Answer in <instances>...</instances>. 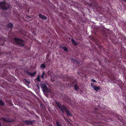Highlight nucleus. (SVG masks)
I'll list each match as a JSON object with an SVG mask.
<instances>
[{"instance_id": "f257e3e1", "label": "nucleus", "mask_w": 126, "mask_h": 126, "mask_svg": "<svg viewBox=\"0 0 126 126\" xmlns=\"http://www.w3.org/2000/svg\"><path fill=\"white\" fill-rule=\"evenodd\" d=\"M56 104L57 105L59 108L61 110L63 113L64 112L63 110H64L66 112L67 115L69 116H72V114L70 112L66 109L65 106L64 105H61L60 103L58 101H55Z\"/></svg>"}, {"instance_id": "f03ea898", "label": "nucleus", "mask_w": 126, "mask_h": 126, "mask_svg": "<svg viewBox=\"0 0 126 126\" xmlns=\"http://www.w3.org/2000/svg\"><path fill=\"white\" fill-rule=\"evenodd\" d=\"M41 83L40 85L43 92L47 93H49L50 91V90L48 88L46 83L43 81H41Z\"/></svg>"}, {"instance_id": "7ed1b4c3", "label": "nucleus", "mask_w": 126, "mask_h": 126, "mask_svg": "<svg viewBox=\"0 0 126 126\" xmlns=\"http://www.w3.org/2000/svg\"><path fill=\"white\" fill-rule=\"evenodd\" d=\"M14 41L16 43L22 47L25 45L24 41L21 39L15 37L14 39Z\"/></svg>"}, {"instance_id": "20e7f679", "label": "nucleus", "mask_w": 126, "mask_h": 126, "mask_svg": "<svg viewBox=\"0 0 126 126\" xmlns=\"http://www.w3.org/2000/svg\"><path fill=\"white\" fill-rule=\"evenodd\" d=\"M0 6L3 10H7L9 8L10 5L5 2H0Z\"/></svg>"}, {"instance_id": "39448f33", "label": "nucleus", "mask_w": 126, "mask_h": 126, "mask_svg": "<svg viewBox=\"0 0 126 126\" xmlns=\"http://www.w3.org/2000/svg\"><path fill=\"white\" fill-rule=\"evenodd\" d=\"M24 122L26 125H32L35 123V120H26L24 121Z\"/></svg>"}, {"instance_id": "423d86ee", "label": "nucleus", "mask_w": 126, "mask_h": 126, "mask_svg": "<svg viewBox=\"0 0 126 126\" xmlns=\"http://www.w3.org/2000/svg\"><path fill=\"white\" fill-rule=\"evenodd\" d=\"M73 79V77H71L69 76H66L64 77V78L63 79V80L64 81H69L70 82Z\"/></svg>"}, {"instance_id": "0eeeda50", "label": "nucleus", "mask_w": 126, "mask_h": 126, "mask_svg": "<svg viewBox=\"0 0 126 126\" xmlns=\"http://www.w3.org/2000/svg\"><path fill=\"white\" fill-rule=\"evenodd\" d=\"M39 16L40 18L43 20H47V17L46 16H44L40 14H39Z\"/></svg>"}, {"instance_id": "6e6552de", "label": "nucleus", "mask_w": 126, "mask_h": 126, "mask_svg": "<svg viewBox=\"0 0 126 126\" xmlns=\"http://www.w3.org/2000/svg\"><path fill=\"white\" fill-rule=\"evenodd\" d=\"M26 73L27 74L30 75L32 77H34L35 74L36 72L31 73L29 71H26Z\"/></svg>"}, {"instance_id": "1a4fd4ad", "label": "nucleus", "mask_w": 126, "mask_h": 126, "mask_svg": "<svg viewBox=\"0 0 126 126\" xmlns=\"http://www.w3.org/2000/svg\"><path fill=\"white\" fill-rule=\"evenodd\" d=\"M13 26V24L11 23H10L7 25V27L8 28L12 29Z\"/></svg>"}, {"instance_id": "9d476101", "label": "nucleus", "mask_w": 126, "mask_h": 126, "mask_svg": "<svg viewBox=\"0 0 126 126\" xmlns=\"http://www.w3.org/2000/svg\"><path fill=\"white\" fill-rule=\"evenodd\" d=\"M45 64H46V63L44 62L42 64L40 65V67L41 68H44L46 67V66Z\"/></svg>"}, {"instance_id": "9b49d317", "label": "nucleus", "mask_w": 126, "mask_h": 126, "mask_svg": "<svg viewBox=\"0 0 126 126\" xmlns=\"http://www.w3.org/2000/svg\"><path fill=\"white\" fill-rule=\"evenodd\" d=\"M6 40V39L3 36L0 37V41H5Z\"/></svg>"}, {"instance_id": "f8f14e48", "label": "nucleus", "mask_w": 126, "mask_h": 126, "mask_svg": "<svg viewBox=\"0 0 126 126\" xmlns=\"http://www.w3.org/2000/svg\"><path fill=\"white\" fill-rule=\"evenodd\" d=\"M93 89L94 90L97 91L100 89V88L99 86H95Z\"/></svg>"}, {"instance_id": "ddd939ff", "label": "nucleus", "mask_w": 126, "mask_h": 126, "mask_svg": "<svg viewBox=\"0 0 126 126\" xmlns=\"http://www.w3.org/2000/svg\"><path fill=\"white\" fill-rule=\"evenodd\" d=\"M71 41L74 45H77V43L76 41L73 39H71Z\"/></svg>"}, {"instance_id": "4468645a", "label": "nucleus", "mask_w": 126, "mask_h": 126, "mask_svg": "<svg viewBox=\"0 0 126 126\" xmlns=\"http://www.w3.org/2000/svg\"><path fill=\"white\" fill-rule=\"evenodd\" d=\"M1 119L3 121H4L5 122H9V121L7 120L6 118H4V117H1Z\"/></svg>"}, {"instance_id": "2eb2a0df", "label": "nucleus", "mask_w": 126, "mask_h": 126, "mask_svg": "<svg viewBox=\"0 0 126 126\" xmlns=\"http://www.w3.org/2000/svg\"><path fill=\"white\" fill-rule=\"evenodd\" d=\"M56 124L57 126H62V124L61 123H59L58 122L56 121Z\"/></svg>"}, {"instance_id": "dca6fc26", "label": "nucleus", "mask_w": 126, "mask_h": 126, "mask_svg": "<svg viewBox=\"0 0 126 126\" xmlns=\"http://www.w3.org/2000/svg\"><path fill=\"white\" fill-rule=\"evenodd\" d=\"M74 88L75 90H77L78 89H79V88L78 86L76 84L74 86Z\"/></svg>"}, {"instance_id": "f3484780", "label": "nucleus", "mask_w": 126, "mask_h": 126, "mask_svg": "<svg viewBox=\"0 0 126 126\" xmlns=\"http://www.w3.org/2000/svg\"><path fill=\"white\" fill-rule=\"evenodd\" d=\"M45 75V71L43 72L41 76V77L42 79H44V76Z\"/></svg>"}, {"instance_id": "a211bd4d", "label": "nucleus", "mask_w": 126, "mask_h": 126, "mask_svg": "<svg viewBox=\"0 0 126 126\" xmlns=\"http://www.w3.org/2000/svg\"><path fill=\"white\" fill-rule=\"evenodd\" d=\"M46 63H47V65L49 66L50 64H51V62L50 60H48L47 61H46Z\"/></svg>"}, {"instance_id": "6ab92c4d", "label": "nucleus", "mask_w": 126, "mask_h": 126, "mask_svg": "<svg viewBox=\"0 0 126 126\" xmlns=\"http://www.w3.org/2000/svg\"><path fill=\"white\" fill-rule=\"evenodd\" d=\"M0 105L1 106H3L4 105V102L0 99Z\"/></svg>"}, {"instance_id": "aec40b11", "label": "nucleus", "mask_w": 126, "mask_h": 126, "mask_svg": "<svg viewBox=\"0 0 126 126\" xmlns=\"http://www.w3.org/2000/svg\"><path fill=\"white\" fill-rule=\"evenodd\" d=\"M63 48V49L65 51V52H67L68 51V49L67 47H64Z\"/></svg>"}, {"instance_id": "412c9836", "label": "nucleus", "mask_w": 126, "mask_h": 126, "mask_svg": "<svg viewBox=\"0 0 126 126\" xmlns=\"http://www.w3.org/2000/svg\"><path fill=\"white\" fill-rule=\"evenodd\" d=\"M91 86L93 89L95 87V86L94 85V83H92L91 84Z\"/></svg>"}, {"instance_id": "4be33fe9", "label": "nucleus", "mask_w": 126, "mask_h": 126, "mask_svg": "<svg viewBox=\"0 0 126 126\" xmlns=\"http://www.w3.org/2000/svg\"><path fill=\"white\" fill-rule=\"evenodd\" d=\"M91 80L92 81V82H97L94 79H92Z\"/></svg>"}, {"instance_id": "5701e85b", "label": "nucleus", "mask_w": 126, "mask_h": 126, "mask_svg": "<svg viewBox=\"0 0 126 126\" xmlns=\"http://www.w3.org/2000/svg\"><path fill=\"white\" fill-rule=\"evenodd\" d=\"M37 80L39 81H40V79L39 77V76H38L37 77Z\"/></svg>"}, {"instance_id": "b1692460", "label": "nucleus", "mask_w": 126, "mask_h": 126, "mask_svg": "<svg viewBox=\"0 0 126 126\" xmlns=\"http://www.w3.org/2000/svg\"><path fill=\"white\" fill-rule=\"evenodd\" d=\"M41 107L42 108H44V107H45L44 105L43 104H41Z\"/></svg>"}, {"instance_id": "393cba45", "label": "nucleus", "mask_w": 126, "mask_h": 126, "mask_svg": "<svg viewBox=\"0 0 126 126\" xmlns=\"http://www.w3.org/2000/svg\"><path fill=\"white\" fill-rule=\"evenodd\" d=\"M91 39L93 41H95V38H94V37H92L91 38Z\"/></svg>"}, {"instance_id": "a878e982", "label": "nucleus", "mask_w": 126, "mask_h": 126, "mask_svg": "<svg viewBox=\"0 0 126 126\" xmlns=\"http://www.w3.org/2000/svg\"><path fill=\"white\" fill-rule=\"evenodd\" d=\"M75 59H74L73 58H70V60L72 61H73L74 62V60Z\"/></svg>"}, {"instance_id": "bb28decb", "label": "nucleus", "mask_w": 126, "mask_h": 126, "mask_svg": "<svg viewBox=\"0 0 126 126\" xmlns=\"http://www.w3.org/2000/svg\"><path fill=\"white\" fill-rule=\"evenodd\" d=\"M63 47H63L62 46H59V48H62V49H63Z\"/></svg>"}, {"instance_id": "cd10ccee", "label": "nucleus", "mask_w": 126, "mask_h": 126, "mask_svg": "<svg viewBox=\"0 0 126 126\" xmlns=\"http://www.w3.org/2000/svg\"><path fill=\"white\" fill-rule=\"evenodd\" d=\"M76 63L77 64H79V62L77 60Z\"/></svg>"}, {"instance_id": "c85d7f7f", "label": "nucleus", "mask_w": 126, "mask_h": 126, "mask_svg": "<svg viewBox=\"0 0 126 126\" xmlns=\"http://www.w3.org/2000/svg\"><path fill=\"white\" fill-rule=\"evenodd\" d=\"M25 82H26L28 83V84H29L30 83V82H29L28 81H27V80H25Z\"/></svg>"}, {"instance_id": "c756f323", "label": "nucleus", "mask_w": 126, "mask_h": 126, "mask_svg": "<svg viewBox=\"0 0 126 126\" xmlns=\"http://www.w3.org/2000/svg\"><path fill=\"white\" fill-rule=\"evenodd\" d=\"M77 60L75 59L73 62L75 63H76Z\"/></svg>"}, {"instance_id": "7c9ffc66", "label": "nucleus", "mask_w": 126, "mask_h": 126, "mask_svg": "<svg viewBox=\"0 0 126 126\" xmlns=\"http://www.w3.org/2000/svg\"><path fill=\"white\" fill-rule=\"evenodd\" d=\"M112 79L113 80H115V78L114 77L113 78V79Z\"/></svg>"}, {"instance_id": "2f4dec72", "label": "nucleus", "mask_w": 126, "mask_h": 126, "mask_svg": "<svg viewBox=\"0 0 126 126\" xmlns=\"http://www.w3.org/2000/svg\"><path fill=\"white\" fill-rule=\"evenodd\" d=\"M123 0L124 2H126V0Z\"/></svg>"}, {"instance_id": "473e14b6", "label": "nucleus", "mask_w": 126, "mask_h": 126, "mask_svg": "<svg viewBox=\"0 0 126 126\" xmlns=\"http://www.w3.org/2000/svg\"><path fill=\"white\" fill-rule=\"evenodd\" d=\"M0 126H2L1 124L0 123Z\"/></svg>"}, {"instance_id": "72a5a7b5", "label": "nucleus", "mask_w": 126, "mask_h": 126, "mask_svg": "<svg viewBox=\"0 0 126 126\" xmlns=\"http://www.w3.org/2000/svg\"><path fill=\"white\" fill-rule=\"evenodd\" d=\"M49 126H53L52 125H50Z\"/></svg>"}, {"instance_id": "f704fd0d", "label": "nucleus", "mask_w": 126, "mask_h": 126, "mask_svg": "<svg viewBox=\"0 0 126 126\" xmlns=\"http://www.w3.org/2000/svg\"><path fill=\"white\" fill-rule=\"evenodd\" d=\"M54 79L53 80H55V79Z\"/></svg>"}, {"instance_id": "c9c22d12", "label": "nucleus", "mask_w": 126, "mask_h": 126, "mask_svg": "<svg viewBox=\"0 0 126 126\" xmlns=\"http://www.w3.org/2000/svg\"><path fill=\"white\" fill-rule=\"evenodd\" d=\"M125 97H126V95H125Z\"/></svg>"}]
</instances>
